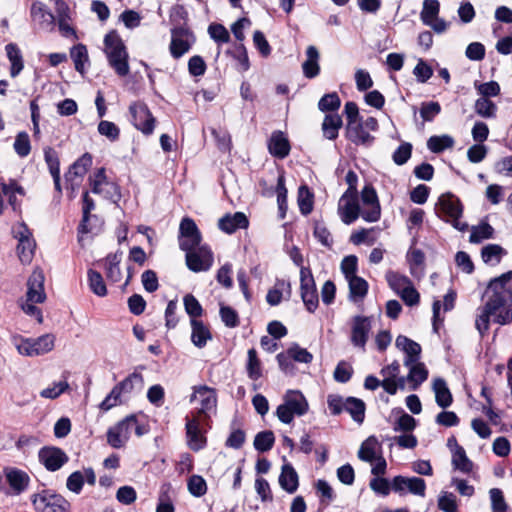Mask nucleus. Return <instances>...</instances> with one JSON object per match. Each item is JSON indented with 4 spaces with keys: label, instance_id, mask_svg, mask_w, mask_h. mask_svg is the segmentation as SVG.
<instances>
[{
    "label": "nucleus",
    "instance_id": "56",
    "mask_svg": "<svg viewBox=\"0 0 512 512\" xmlns=\"http://www.w3.org/2000/svg\"><path fill=\"white\" fill-rule=\"evenodd\" d=\"M475 112L483 118H494L497 111V106L488 98L481 97L476 100Z\"/></svg>",
    "mask_w": 512,
    "mask_h": 512
},
{
    "label": "nucleus",
    "instance_id": "2",
    "mask_svg": "<svg viewBox=\"0 0 512 512\" xmlns=\"http://www.w3.org/2000/svg\"><path fill=\"white\" fill-rule=\"evenodd\" d=\"M309 410V403L299 390H288L283 396V403L276 409L277 418L284 424H290L294 417H301Z\"/></svg>",
    "mask_w": 512,
    "mask_h": 512
},
{
    "label": "nucleus",
    "instance_id": "63",
    "mask_svg": "<svg viewBox=\"0 0 512 512\" xmlns=\"http://www.w3.org/2000/svg\"><path fill=\"white\" fill-rule=\"evenodd\" d=\"M122 393L115 385L110 393L104 398V400L99 404V408L102 411H109L110 409L122 404Z\"/></svg>",
    "mask_w": 512,
    "mask_h": 512
},
{
    "label": "nucleus",
    "instance_id": "46",
    "mask_svg": "<svg viewBox=\"0 0 512 512\" xmlns=\"http://www.w3.org/2000/svg\"><path fill=\"white\" fill-rule=\"evenodd\" d=\"M345 411L351 415L354 421L362 423L365 417V403L358 398L348 397Z\"/></svg>",
    "mask_w": 512,
    "mask_h": 512
},
{
    "label": "nucleus",
    "instance_id": "21",
    "mask_svg": "<svg viewBox=\"0 0 512 512\" xmlns=\"http://www.w3.org/2000/svg\"><path fill=\"white\" fill-rule=\"evenodd\" d=\"M371 330V319L365 316H355L352 322L351 342L354 346L365 349Z\"/></svg>",
    "mask_w": 512,
    "mask_h": 512
},
{
    "label": "nucleus",
    "instance_id": "55",
    "mask_svg": "<svg viewBox=\"0 0 512 512\" xmlns=\"http://www.w3.org/2000/svg\"><path fill=\"white\" fill-rule=\"evenodd\" d=\"M69 389V383L66 379L53 382L47 388L41 390L40 396L45 399H56Z\"/></svg>",
    "mask_w": 512,
    "mask_h": 512
},
{
    "label": "nucleus",
    "instance_id": "15",
    "mask_svg": "<svg viewBox=\"0 0 512 512\" xmlns=\"http://www.w3.org/2000/svg\"><path fill=\"white\" fill-rule=\"evenodd\" d=\"M129 111L132 117V123L136 129L145 135H150L154 131L155 118L151 114L147 105L143 102H135L130 105Z\"/></svg>",
    "mask_w": 512,
    "mask_h": 512
},
{
    "label": "nucleus",
    "instance_id": "62",
    "mask_svg": "<svg viewBox=\"0 0 512 512\" xmlns=\"http://www.w3.org/2000/svg\"><path fill=\"white\" fill-rule=\"evenodd\" d=\"M1 191L4 195H6L9 199L10 205L15 210L17 208L16 202V194L24 195V190L21 186H19L14 180H10L9 183L1 184Z\"/></svg>",
    "mask_w": 512,
    "mask_h": 512
},
{
    "label": "nucleus",
    "instance_id": "28",
    "mask_svg": "<svg viewBox=\"0 0 512 512\" xmlns=\"http://www.w3.org/2000/svg\"><path fill=\"white\" fill-rule=\"evenodd\" d=\"M30 16L42 28H52L55 22V16L40 1H34L31 4Z\"/></svg>",
    "mask_w": 512,
    "mask_h": 512
},
{
    "label": "nucleus",
    "instance_id": "7",
    "mask_svg": "<svg viewBox=\"0 0 512 512\" xmlns=\"http://www.w3.org/2000/svg\"><path fill=\"white\" fill-rule=\"evenodd\" d=\"M511 279L512 271L492 279L488 285V291L492 293L488 302H494L495 306L499 308H503L508 302H512V287L508 286Z\"/></svg>",
    "mask_w": 512,
    "mask_h": 512
},
{
    "label": "nucleus",
    "instance_id": "49",
    "mask_svg": "<svg viewBox=\"0 0 512 512\" xmlns=\"http://www.w3.org/2000/svg\"><path fill=\"white\" fill-rule=\"evenodd\" d=\"M452 465L463 473H470L473 470V462L467 457L464 448H457L456 451H453Z\"/></svg>",
    "mask_w": 512,
    "mask_h": 512
},
{
    "label": "nucleus",
    "instance_id": "29",
    "mask_svg": "<svg viewBox=\"0 0 512 512\" xmlns=\"http://www.w3.org/2000/svg\"><path fill=\"white\" fill-rule=\"evenodd\" d=\"M382 454V445L376 437H368L358 450V458L364 462L373 463Z\"/></svg>",
    "mask_w": 512,
    "mask_h": 512
},
{
    "label": "nucleus",
    "instance_id": "54",
    "mask_svg": "<svg viewBox=\"0 0 512 512\" xmlns=\"http://www.w3.org/2000/svg\"><path fill=\"white\" fill-rule=\"evenodd\" d=\"M183 304L186 313L190 317V321L192 320H200V317L203 314V308L200 302L193 296L192 294H187L183 298Z\"/></svg>",
    "mask_w": 512,
    "mask_h": 512
},
{
    "label": "nucleus",
    "instance_id": "32",
    "mask_svg": "<svg viewBox=\"0 0 512 512\" xmlns=\"http://www.w3.org/2000/svg\"><path fill=\"white\" fill-rule=\"evenodd\" d=\"M121 260V251H117L113 254L107 255V257L104 260V269L106 277L113 283L120 282L122 279V273L120 269Z\"/></svg>",
    "mask_w": 512,
    "mask_h": 512
},
{
    "label": "nucleus",
    "instance_id": "40",
    "mask_svg": "<svg viewBox=\"0 0 512 512\" xmlns=\"http://www.w3.org/2000/svg\"><path fill=\"white\" fill-rule=\"evenodd\" d=\"M342 118L339 114H327L322 123V131L325 138L334 140L338 137L339 129L342 127Z\"/></svg>",
    "mask_w": 512,
    "mask_h": 512
},
{
    "label": "nucleus",
    "instance_id": "3",
    "mask_svg": "<svg viewBox=\"0 0 512 512\" xmlns=\"http://www.w3.org/2000/svg\"><path fill=\"white\" fill-rule=\"evenodd\" d=\"M190 401L196 404V412L193 416L209 419L211 414L216 411L217 394L215 389L206 385L195 386Z\"/></svg>",
    "mask_w": 512,
    "mask_h": 512
},
{
    "label": "nucleus",
    "instance_id": "64",
    "mask_svg": "<svg viewBox=\"0 0 512 512\" xmlns=\"http://www.w3.org/2000/svg\"><path fill=\"white\" fill-rule=\"evenodd\" d=\"M441 112V106L438 102H423L420 107V116L423 121L431 122Z\"/></svg>",
    "mask_w": 512,
    "mask_h": 512
},
{
    "label": "nucleus",
    "instance_id": "47",
    "mask_svg": "<svg viewBox=\"0 0 512 512\" xmlns=\"http://www.w3.org/2000/svg\"><path fill=\"white\" fill-rule=\"evenodd\" d=\"M70 56L74 62L75 69L83 74L85 71V65L89 62L87 48L83 44H78L72 47Z\"/></svg>",
    "mask_w": 512,
    "mask_h": 512
},
{
    "label": "nucleus",
    "instance_id": "8",
    "mask_svg": "<svg viewBox=\"0 0 512 512\" xmlns=\"http://www.w3.org/2000/svg\"><path fill=\"white\" fill-rule=\"evenodd\" d=\"M196 42V37L187 28L178 27L171 30L169 51L174 59H179L190 51Z\"/></svg>",
    "mask_w": 512,
    "mask_h": 512
},
{
    "label": "nucleus",
    "instance_id": "34",
    "mask_svg": "<svg viewBox=\"0 0 512 512\" xmlns=\"http://www.w3.org/2000/svg\"><path fill=\"white\" fill-rule=\"evenodd\" d=\"M499 309V307L495 306L494 302L488 301L484 306L478 308L475 326L481 335H484L488 331L490 317Z\"/></svg>",
    "mask_w": 512,
    "mask_h": 512
},
{
    "label": "nucleus",
    "instance_id": "52",
    "mask_svg": "<svg viewBox=\"0 0 512 512\" xmlns=\"http://www.w3.org/2000/svg\"><path fill=\"white\" fill-rule=\"evenodd\" d=\"M31 141L29 134L25 131L17 133L13 143V149L20 158L27 157L31 152Z\"/></svg>",
    "mask_w": 512,
    "mask_h": 512
},
{
    "label": "nucleus",
    "instance_id": "4",
    "mask_svg": "<svg viewBox=\"0 0 512 512\" xmlns=\"http://www.w3.org/2000/svg\"><path fill=\"white\" fill-rule=\"evenodd\" d=\"M30 500L35 512H69L68 501L49 490L32 494Z\"/></svg>",
    "mask_w": 512,
    "mask_h": 512
},
{
    "label": "nucleus",
    "instance_id": "24",
    "mask_svg": "<svg viewBox=\"0 0 512 512\" xmlns=\"http://www.w3.org/2000/svg\"><path fill=\"white\" fill-rule=\"evenodd\" d=\"M346 137L356 145H370L374 137L363 126L361 120L346 125Z\"/></svg>",
    "mask_w": 512,
    "mask_h": 512
},
{
    "label": "nucleus",
    "instance_id": "42",
    "mask_svg": "<svg viewBox=\"0 0 512 512\" xmlns=\"http://www.w3.org/2000/svg\"><path fill=\"white\" fill-rule=\"evenodd\" d=\"M454 144V139L447 134L434 135L427 140V148L433 153H441L446 149H451Z\"/></svg>",
    "mask_w": 512,
    "mask_h": 512
},
{
    "label": "nucleus",
    "instance_id": "19",
    "mask_svg": "<svg viewBox=\"0 0 512 512\" xmlns=\"http://www.w3.org/2000/svg\"><path fill=\"white\" fill-rule=\"evenodd\" d=\"M45 276L41 269L36 268L27 280L26 300L43 303L46 300L44 289Z\"/></svg>",
    "mask_w": 512,
    "mask_h": 512
},
{
    "label": "nucleus",
    "instance_id": "30",
    "mask_svg": "<svg viewBox=\"0 0 512 512\" xmlns=\"http://www.w3.org/2000/svg\"><path fill=\"white\" fill-rule=\"evenodd\" d=\"M191 326V342L197 348H204L207 342L212 339L209 327L202 320L190 321Z\"/></svg>",
    "mask_w": 512,
    "mask_h": 512
},
{
    "label": "nucleus",
    "instance_id": "5",
    "mask_svg": "<svg viewBox=\"0 0 512 512\" xmlns=\"http://www.w3.org/2000/svg\"><path fill=\"white\" fill-rule=\"evenodd\" d=\"M15 345L19 354L23 356H40L53 350L55 336L53 334H45L38 338H20Z\"/></svg>",
    "mask_w": 512,
    "mask_h": 512
},
{
    "label": "nucleus",
    "instance_id": "11",
    "mask_svg": "<svg viewBox=\"0 0 512 512\" xmlns=\"http://www.w3.org/2000/svg\"><path fill=\"white\" fill-rule=\"evenodd\" d=\"M207 419L198 416L186 417V440L188 447L197 452L205 448L207 439L201 426Z\"/></svg>",
    "mask_w": 512,
    "mask_h": 512
},
{
    "label": "nucleus",
    "instance_id": "38",
    "mask_svg": "<svg viewBox=\"0 0 512 512\" xmlns=\"http://www.w3.org/2000/svg\"><path fill=\"white\" fill-rule=\"evenodd\" d=\"M347 281L349 284V299L354 303L361 302L368 292L367 281L359 276L349 278Z\"/></svg>",
    "mask_w": 512,
    "mask_h": 512
},
{
    "label": "nucleus",
    "instance_id": "35",
    "mask_svg": "<svg viewBox=\"0 0 512 512\" xmlns=\"http://www.w3.org/2000/svg\"><path fill=\"white\" fill-rule=\"evenodd\" d=\"M319 52L315 46H308L306 50V60L302 64L304 75L309 78H315L320 72Z\"/></svg>",
    "mask_w": 512,
    "mask_h": 512
},
{
    "label": "nucleus",
    "instance_id": "16",
    "mask_svg": "<svg viewBox=\"0 0 512 512\" xmlns=\"http://www.w3.org/2000/svg\"><path fill=\"white\" fill-rule=\"evenodd\" d=\"M337 212L344 224L350 225L355 222L361 216L358 194L344 192L338 201Z\"/></svg>",
    "mask_w": 512,
    "mask_h": 512
},
{
    "label": "nucleus",
    "instance_id": "14",
    "mask_svg": "<svg viewBox=\"0 0 512 512\" xmlns=\"http://www.w3.org/2000/svg\"><path fill=\"white\" fill-rule=\"evenodd\" d=\"M186 252V265L193 272L208 271L213 265V253L208 246H198Z\"/></svg>",
    "mask_w": 512,
    "mask_h": 512
},
{
    "label": "nucleus",
    "instance_id": "6",
    "mask_svg": "<svg viewBox=\"0 0 512 512\" xmlns=\"http://www.w3.org/2000/svg\"><path fill=\"white\" fill-rule=\"evenodd\" d=\"M439 210L446 220L458 229L459 231H465L468 225L460 220L463 212V207L460 200L451 193L443 194L438 200Z\"/></svg>",
    "mask_w": 512,
    "mask_h": 512
},
{
    "label": "nucleus",
    "instance_id": "9",
    "mask_svg": "<svg viewBox=\"0 0 512 512\" xmlns=\"http://www.w3.org/2000/svg\"><path fill=\"white\" fill-rule=\"evenodd\" d=\"M440 3L438 0H424L420 19L422 23L430 27L435 33L441 34L448 28V23L439 17Z\"/></svg>",
    "mask_w": 512,
    "mask_h": 512
},
{
    "label": "nucleus",
    "instance_id": "57",
    "mask_svg": "<svg viewBox=\"0 0 512 512\" xmlns=\"http://www.w3.org/2000/svg\"><path fill=\"white\" fill-rule=\"evenodd\" d=\"M275 437L272 431L259 432L254 439V447L259 452H267L272 449Z\"/></svg>",
    "mask_w": 512,
    "mask_h": 512
},
{
    "label": "nucleus",
    "instance_id": "12",
    "mask_svg": "<svg viewBox=\"0 0 512 512\" xmlns=\"http://www.w3.org/2000/svg\"><path fill=\"white\" fill-rule=\"evenodd\" d=\"M94 208L95 204L93 199L89 196L88 192H85L83 194V217L78 227V241L80 243L84 240V234H96L101 228V222L98 217L90 214Z\"/></svg>",
    "mask_w": 512,
    "mask_h": 512
},
{
    "label": "nucleus",
    "instance_id": "58",
    "mask_svg": "<svg viewBox=\"0 0 512 512\" xmlns=\"http://www.w3.org/2000/svg\"><path fill=\"white\" fill-rule=\"evenodd\" d=\"M494 229L488 223H481L471 229L469 240L471 243H480L493 236Z\"/></svg>",
    "mask_w": 512,
    "mask_h": 512
},
{
    "label": "nucleus",
    "instance_id": "61",
    "mask_svg": "<svg viewBox=\"0 0 512 512\" xmlns=\"http://www.w3.org/2000/svg\"><path fill=\"white\" fill-rule=\"evenodd\" d=\"M341 100L336 92L325 94L318 102V108L322 112L337 111Z\"/></svg>",
    "mask_w": 512,
    "mask_h": 512
},
{
    "label": "nucleus",
    "instance_id": "10",
    "mask_svg": "<svg viewBox=\"0 0 512 512\" xmlns=\"http://www.w3.org/2000/svg\"><path fill=\"white\" fill-rule=\"evenodd\" d=\"M92 192L102 195L106 199H111L114 202L119 200L120 191L116 183L109 181L106 177L105 169L99 168L89 178Z\"/></svg>",
    "mask_w": 512,
    "mask_h": 512
},
{
    "label": "nucleus",
    "instance_id": "45",
    "mask_svg": "<svg viewBox=\"0 0 512 512\" xmlns=\"http://www.w3.org/2000/svg\"><path fill=\"white\" fill-rule=\"evenodd\" d=\"M297 203L303 215H308L313 210L314 195L306 185L298 189Z\"/></svg>",
    "mask_w": 512,
    "mask_h": 512
},
{
    "label": "nucleus",
    "instance_id": "23",
    "mask_svg": "<svg viewBox=\"0 0 512 512\" xmlns=\"http://www.w3.org/2000/svg\"><path fill=\"white\" fill-rule=\"evenodd\" d=\"M4 475L14 495H20L29 486L30 477L21 469L14 467L5 468Z\"/></svg>",
    "mask_w": 512,
    "mask_h": 512
},
{
    "label": "nucleus",
    "instance_id": "39",
    "mask_svg": "<svg viewBox=\"0 0 512 512\" xmlns=\"http://www.w3.org/2000/svg\"><path fill=\"white\" fill-rule=\"evenodd\" d=\"M7 57L11 63L10 75L16 77L24 68L23 57L20 49L14 43H9L5 46Z\"/></svg>",
    "mask_w": 512,
    "mask_h": 512
},
{
    "label": "nucleus",
    "instance_id": "48",
    "mask_svg": "<svg viewBox=\"0 0 512 512\" xmlns=\"http://www.w3.org/2000/svg\"><path fill=\"white\" fill-rule=\"evenodd\" d=\"M285 290L287 291V294L289 296L291 293L290 283H288L284 280L278 281L275 284V286L268 291V293L266 295L267 302L271 306H276V305L280 304V302L282 301L283 292Z\"/></svg>",
    "mask_w": 512,
    "mask_h": 512
},
{
    "label": "nucleus",
    "instance_id": "13",
    "mask_svg": "<svg viewBox=\"0 0 512 512\" xmlns=\"http://www.w3.org/2000/svg\"><path fill=\"white\" fill-rule=\"evenodd\" d=\"M391 487L399 495L410 493L422 498L426 495V482L419 477L395 476L391 480Z\"/></svg>",
    "mask_w": 512,
    "mask_h": 512
},
{
    "label": "nucleus",
    "instance_id": "36",
    "mask_svg": "<svg viewBox=\"0 0 512 512\" xmlns=\"http://www.w3.org/2000/svg\"><path fill=\"white\" fill-rule=\"evenodd\" d=\"M116 386L124 396L133 392H140L144 387V379L141 373L134 371Z\"/></svg>",
    "mask_w": 512,
    "mask_h": 512
},
{
    "label": "nucleus",
    "instance_id": "44",
    "mask_svg": "<svg viewBox=\"0 0 512 512\" xmlns=\"http://www.w3.org/2000/svg\"><path fill=\"white\" fill-rule=\"evenodd\" d=\"M389 287L399 295L403 290L408 288L412 281L405 275L399 274L394 271H388L385 275Z\"/></svg>",
    "mask_w": 512,
    "mask_h": 512
},
{
    "label": "nucleus",
    "instance_id": "33",
    "mask_svg": "<svg viewBox=\"0 0 512 512\" xmlns=\"http://www.w3.org/2000/svg\"><path fill=\"white\" fill-rule=\"evenodd\" d=\"M268 149L273 156L283 159L289 154V141L282 132H274L269 140Z\"/></svg>",
    "mask_w": 512,
    "mask_h": 512
},
{
    "label": "nucleus",
    "instance_id": "18",
    "mask_svg": "<svg viewBox=\"0 0 512 512\" xmlns=\"http://www.w3.org/2000/svg\"><path fill=\"white\" fill-rule=\"evenodd\" d=\"M179 245L183 251L200 246L201 234L196 223L191 218H184L179 227Z\"/></svg>",
    "mask_w": 512,
    "mask_h": 512
},
{
    "label": "nucleus",
    "instance_id": "17",
    "mask_svg": "<svg viewBox=\"0 0 512 512\" xmlns=\"http://www.w3.org/2000/svg\"><path fill=\"white\" fill-rule=\"evenodd\" d=\"M361 201L364 206L361 217L366 222H377L381 217V207L376 190L371 185H366L361 191Z\"/></svg>",
    "mask_w": 512,
    "mask_h": 512
},
{
    "label": "nucleus",
    "instance_id": "53",
    "mask_svg": "<svg viewBox=\"0 0 512 512\" xmlns=\"http://www.w3.org/2000/svg\"><path fill=\"white\" fill-rule=\"evenodd\" d=\"M248 359L246 364L248 377L252 380H258L262 376L261 362L257 357L255 349H249L247 353Z\"/></svg>",
    "mask_w": 512,
    "mask_h": 512
},
{
    "label": "nucleus",
    "instance_id": "27",
    "mask_svg": "<svg viewBox=\"0 0 512 512\" xmlns=\"http://www.w3.org/2000/svg\"><path fill=\"white\" fill-rule=\"evenodd\" d=\"M382 375V387L390 395H395L398 391L396 378L400 374V364L397 361L383 367L380 371Z\"/></svg>",
    "mask_w": 512,
    "mask_h": 512
},
{
    "label": "nucleus",
    "instance_id": "50",
    "mask_svg": "<svg viewBox=\"0 0 512 512\" xmlns=\"http://www.w3.org/2000/svg\"><path fill=\"white\" fill-rule=\"evenodd\" d=\"M504 250L497 244H488L482 248L481 257L486 264H498L504 255Z\"/></svg>",
    "mask_w": 512,
    "mask_h": 512
},
{
    "label": "nucleus",
    "instance_id": "1",
    "mask_svg": "<svg viewBox=\"0 0 512 512\" xmlns=\"http://www.w3.org/2000/svg\"><path fill=\"white\" fill-rule=\"evenodd\" d=\"M104 46V52L110 67L118 76H127L130 72L129 55L124 42L116 31H111L105 36Z\"/></svg>",
    "mask_w": 512,
    "mask_h": 512
},
{
    "label": "nucleus",
    "instance_id": "26",
    "mask_svg": "<svg viewBox=\"0 0 512 512\" xmlns=\"http://www.w3.org/2000/svg\"><path fill=\"white\" fill-rule=\"evenodd\" d=\"M249 221L246 215L242 212L234 214H226L219 219L218 227L220 230L227 234H232L238 229H244L248 226Z\"/></svg>",
    "mask_w": 512,
    "mask_h": 512
},
{
    "label": "nucleus",
    "instance_id": "22",
    "mask_svg": "<svg viewBox=\"0 0 512 512\" xmlns=\"http://www.w3.org/2000/svg\"><path fill=\"white\" fill-rule=\"evenodd\" d=\"M130 423H132L130 421ZM131 435V431L129 428V421L127 418H124L116 425L110 427L107 431V443L116 449L122 448L125 446L127 441L129 440Z\"/></svg>",
    "mask_w": 512,
    "mask_h": 512
},
{
    "label": "nucleus",
    "instance_id": "60",
    "mask_svg": "<svg viewBox=\"0 0 512 512\" xmlns=\"http://www.w3.org/2000/svg\"><path fill=\"white\" fill-rule=\"evenodd\" d=\"M188 491L194 497H201L207 492V483L200 475H192L187 483Z\"/></svg>",
    "mask_w": 512,
    "mask_h": 512
},
{
    "label": "nucleus",
    "instance_id": "25",
    "mask_svg": "<svg viewBox=\"0 0 512 512\" xmlns=\"http://www.w3.org/2000/svg\"><path fill=\"white\" fill-rule=\"evenodd\" d=\"M395 345L406 354L404 360L405 366H410L411 364L418 362L421 353V346L417 342L406 336L399 335L396 338Z\"/></svg>",
    "mask_w": 512,
    "mask_h": 512
},
{
    "label": "nucleus",
    "instance_id": "59",
    "mask_svg": "<svg viewBox=\"0 0 512 512\" xmlns=\"http://www.w3.org/2000/svg\"><path fill=\"white\" fill-rule=\"evenodd\" d=\"M35 247L36 243L34 239L18 242L17 254L23 264H29L32 261Z\"/></svg>",
    "mask_w": 512,
    "mask_h": 512
},
{
    "label": "nucleus",
    "instance_id": "41",
    "mask_svg": "<svg viewBox=\"0 0 512 512\" xmlns=\"http://www.w3.org/2000/svg\"><path fill=\"white\" fill-rule=\"evenodd\" d=\"M409 367L407 376L408 381L411 383V389L416 390L428 377V370L425 365L420 362H415Z\"/></svg>",
    "mask_w": 512,
    "mask_h": 512
},
{
    "label": "nucleus",
    "instance_id": "37",
    "mask_svg": "<svg viewBox=\"0 0 512 512\" xmlns=\"http://www.w3.org/2000/svg\"><path fill=\"white\" fill-rule=\"evenodd\" d=\"M433 391L435 393V401L439 407L445 409L452 404L453 397L444 379H434Z\"/></svg>",
    "mask_w": 512,
    "mask_h": 512
},
{
    "label": "nucleus",
    "instance_id": "31",
    "mask_svg": "<svg viewBox=\"0 0 512 512\" xmlns=\"http://www.w3.org/2000/svg\"><path fill=\"white\" fill-rule=\"evenodd\" d=\"M279 484L289 494L296 492L299 486V478L296 470L290 463H285L279 476Z\"/></svg>",
    "mask_w": 512,
    "mask_h": 512
},
{
    "label": "nucleus",
    "instance_id": "20",
    "mask_svg": "<svg viewBox=\"0 0 512 512\" xmlns=\"http://www.w3.org/2000/svg\"><path fill=\"white\" fill-rule=\"evenodd\" d=\"M39 461L49 471L59 470L67 461L66 453L57 447H43L38 453Z\"/></svg>",
    "mask_w": 512,
    "mask_h": 512
},
{
    "label": "nucleus",
    "instance_id": "43",
    "mask_svg": "<svg viewBox=\"0 0 512 512\" xmlns=\"http://www.w3.org/2000/svg\"><path fill=\"white\" fill-rule=\"evenodd\" d=\"M92 165V156L89 153L83 154L69 169L66 179L69 181L75 177H83Z\"/></svg>",
    "mask_w": 512,
    "mask_h": 512
},
{
    "label": "nucleus",
    "instance_id": "51",
    "mask_svg": "<svg viewBox=\"0 0 512 512\" xmlns=\"http://www.w3.org/2000/svg\"><path fill=\"white\" fill-rule=\"evenodd\" d=\"M87 275H88V283H89V287H90L91 291L99 297L106 296L107 288H106V285H105L102 275L99 272L92 270V269L88 270Z\"/></svg>",
    "mask_w": 512,
    "mask_h": 512
}]
</instances>
